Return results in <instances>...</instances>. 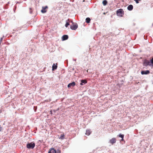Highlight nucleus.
<instances>
[{
  "instance_id": "obj_24",
  "label": "nucleus",
  "mask_w": 153,
  "mask_h": 153,
  "mask_svg": "<svg viewBox=\"0 0 153 153\" xmlns=\"http://www.w3.org/2000/svg\"><path fill=\"white\" fill-rule=\"evenodd\" d=\"M2 39H3L2 38H1V40H2Z\"/></svg>"
},
{
  "instance_id": "obj_12",
  "label": "nucleus",
  "mask_w": 153,
  "mask_h": 153,
  "mask_svg": "<svg viewBox=\"0 0 153 153\" xmlns=\"http://www.w3.org/2000/svg\"><path fill=\"white\" fill-rule=\"evenodd\" d=\"M127 9L129 10H131L133 9V6L132 5H130L128 7Z\"/></svg>"
},
{
  "instance_id": "obj_4",
  "label": "nucleus",
  "mask_w": 153,
  "mask_h": 153,
  "mask_svg": "<svg viewBox=\"0 0 153 153\" xmlns=\"http://www.w3.org/2000/svg\"><path fill=\"white\" fill-rule=\"evenodd\" d=\"M150 62L148 60L146 59L144 62V65L145 66H147L148 65L151 66Z\"/></svg>"
},
{
  "instance_id": "obj_8",
  "label": "nucleus",
  "mask_w": 153,
  "mask_h": 153,
  "mask_svg": "<svg viewBox=\"0 0 153 153\" xmlns=\"http://www.w3.org/2000/svg\"><path fill=\"white\" fill-rule=\"evenodd\" d=\"M150 73V71L149 70H146V71H142L141 72V74H147Z\"/></svg>"
},
{
  "instance_id": "obj_6",
  "label": "nucleus",
  "mask_w": 153,
  "mask_h": 153,
  "mask_svg": "<svg viewBox=\"0 0 153 153\" xmlns=\"http://www.w3.org/2000/svg\"><path fill=\"white\" fill-rule=\"evenodd\" d=\"M48 8V7L47 6H45V7H42V9L41 10V12L43 13H46L47 12L46 9Z\"/></svg>"
},
{
  "instance_id": "obj_21",
  "label": "nucleus",
  "mask_w": 153,
  "mask_h": 153,
  "mask_svg": "<svg viewBox=\"0 0 153 153\" xmlns=\"http://www.w3.org/2000/svg\"><path fill=\"white\" fill-rule=\"evenodd\" d=\"M61 151L60 150H59V149H58L57 150V152L59 153H61Z\"/></svg>"
},
{
  "instance_id": "obj_10",
  "label": "nucleus",
  "mask_w": 153,
  "mask_h": 153,
  "mask_svg": "<svg viewBox=\"0 0 153 153\" xmlns=\"http://www.w3.org/2000/svg\"><path fill=\"white\" fill-rule=\"evenodd\" d=\"M52 68V71H54L55 70H56L57 68V64H56V65H55V64L54 63H53V65Z\"/></svg>"
},
{
  "instance_id": "obj_13",
  "label": "nucleus",
  "mask_w": 153,
  "mask_h": 153,
  "mask_svg": "<svg viewBox=\"0 0 153 153\" xmlns=\"http://www.w3.org/2000/svg\"><path fill=\"white\" fill-rule=\"evenodd\" d=\"M81 82L80 83V85H83V83L84 84L86 83H87V81L86 80L82 79L81 80Z\"/></svg>"
},
{
  "instance_id": "obj_11",
  "label": "nucleus",
  "mask_w": 153,
  "mask_h": 153,
  "mask_svg": "<svg viewBox=\"0 0 153 153\" xmlns=\"http://www.w3.org/2000/svg\"><path fill=\"white\" fill-rule=\"evenodd\" d=\"M68 36L67 35H64L62 36V40H67L68 39Z\"/></svg>"
},
{
  "instance_id": "obj_19",
  "label": "nucleus",
  "mask_w": 153,
  "mask_h": 153,
  "mask_svg": "<svg viewBox=\"0 0 153 153\" xmlns=\"http://www.w3.org/2000/svg\"><path fill=\"white\" fill-rule=\"evenodd\" d=\"M124 136V135L123 134H120L119 135V137L122 138L123 139V138Z\"/></svg>"
},
{
  "instance_id": "obj_15",
  "label": "nucleus",
  "mask_w": 153,
  "mask_h": 153,
  "mask_svg": "<svg viewBox=\"0 0 153 153\" xmlns=\"http://www.w3.org/2000/svg\"><path fill=\"white\" fill-rule=\"evenodd\" d=\"M85 20H86V22L87 23H90V21H91V19L89 18L88 17V18H87Z\"/></svg>"
},
{
  "instance_id": "obj_3",
  "label": "nucleus",
  "mask_w": 153,
  "mask_h": 153,
  "mask_svg": "<svg viewBox=\"0 0 153 153\" xmlns=\"http://www.w3.org/2000/svg\"><path fill=\"white\" fill-rule=\"evenodd\" d=\"M78 27L76 23L73 22L72 25H71L70 28L72 30H76Z\"/></svg>"
},
{
  "instance_id": "obj_9",
  "label": "nucleus",
  "mask_w": 153,
  "mask_h": 153,
  "mask_svg": "<svg viewBox=\"0 0 153 153\" xmlns=\"http://www.w3.org/2000/svg\"><path fill=\"white\" fill-rule=\"evenodd\" d=\"M48 153H56V151L54 149L51 148L50 149Z\"/></svg>"
},
{
  "instance_id": "obj_18",
  "label": "nucleus",
  "mask_w": 153,
  "mask_h": 153,
  "mask_svg": "<svg viewBox=\"0 0 153 153\" xmlns=\"http://www.w3.org/2000/svg\"><path fill=\"white\" fill-rule=\"evenodd\" d=\"M151 66H153V57L150 60Z\"/></svg>"
},
{
  "instance_id": "obj_22",
  "label": "nucleus",
  "mask_w": 153,
  "mask_h": 153,
  "mask_svg": "<svg viewBox=\"0 0 153 153\" xmlns=\"http://www.w3.org/2000/svg\"><path fill=\"white\" fill-rule=\"evenodd\" d=\"M2 130V127L0 126V131H1Z\"/></svg>"
},
{
  "instance_id": "obj_14",
  "label": "nucleus",
  "mask_w": 153,
  "mask_h": 153,
  "mask_svg": "<svg viewBox=\"0 0 153 153\" xmlns=\"http://www.w3.org/2000/svg\"><path fill=\"white\" fill-rule=\"evenodd\" d=\"M91 133V131L90 130H87L86 131L85 134L87 135H89Z\"/></svg>"
},
{
  "instance_id": "obj_17",
  "label": "nucleus",
  "mask_w": 153,
  "mask_h": 153,
  "mask_svg": "<svg viewBox=\"0 0 153 153\" xmlns=\"http://www.w3.org/2000/svg\"><path fill=\"white\" fill-rule=\"evenodd\" d=\"M107 3V1L106 0H104L102 1V4L104 5H105Z\"/></svg>"
},
{
  "instance_id": "obj_20",
  "label": "nucleus",
  "mask_w": 153,
  "mask_h": 153,
  "mask_svg": "<svg viewBox=\"0 0 153 153\" xmlns=\"http://www.w3.org/2000/svg\"><path fill=\"white\" fill-rule=\"evenodd\" d=\"M70 25V24L69 22H67L65 25V26L66 27H67L69 25Z\"/></svg>"
},
{
  "instance_id": "obj_23",
  "label": "nucleus",
  "mask_w": 153,
  "mask_h": 153,
  "mask_svg": "<svg viewBox=\"0 0 153 153\" xmlns=\"http://www.w3.org/2000/svg\"><path fill=\"white\" fill-rule=\"evenodd\" d=\"M123 139L122 138V140H121L122 141H123Z\"/></svg>"
},
{
  "instance_id": "obj_1",
  "label": "nucleus",
  "mask_w": 153,
  "mask_h": 153,
  "mask_svg": "<svg viewBox=\"0 0 153 153\" xmlns=\"http://www.w3.org/2000/svg\"><path fill=\"white\" fill-rule=\"evenodd\" d=\"M117 14L118 16L122 17L124 15V11L123 9H120L117 11Z\"/></svg>"
},
{
  "instance_id": "obj_16",
  "label": "nucleus",
  "mask_w": 153,
  "mask_h": 153,
  "mask_svg": "<svg viewBox=\"0 0 153 153\" xmlns=\"http://www.w3.org/2000/svg\"><path fill=\"white\" fill-rule=\"evenodd\" d=\"M60 139H63L64 138V134H61L60 137L59 138Z\"/></svg>"
},
{
  "instance_id": "obj_2",
  "label": "nucleus",
  "mask_w": 153,
  "mask_h": 153,
  "mask_svg": "<svg viewBox=\"0 0 153 153\" xmlns=\"http://www.w3.org/2000/svg\"><path fill=\"white\" fill-rule=\"evenodd\" d=\"M35 146V143L32 142L28 143L27 145V147L28 149H33Z\"/></svg>"
},
{
  "instance_id": "obj_5",
  "label": "nucleus",
  "mask_w": 153,
  "mask_h": 153,
  "mask_svg": "<svg viewBox=\"0 0 153 153\" xmlns=\"http://www.w3.org/2000/svg\"><path fill=\"white\" fill-rule=\"evenodd\" d=\"M116 139L114 137L109 140V142L111 144H113L115 143L116 142Z\"/></svg>"
},
{
  "instance_id": "obj_25",
  "label": "nucleus",
  "mask_w": 153,
  "mask_h": 153,
  "mask_svg": "<svg viewBox=\"0 0 153 153\" xmlns=\"http://www.w3.org/2000/svg\"><path fill=\"white\" fill-rule=\"evenodd\" d=\"M1 111H0V113H1Z\"/></svg>"
},
{
  "instance_id": "obj_7",
  "label": "nucleus",
  "mask_w": 153,
  "mask_h": 153,
  "mask_svg": "<svg viewBox=\"0 0 153 153\" xmlns=\"http://www.w3.org/2000/svg\"><path fill=\"white\" fill-rule=\"evenodd\" d=\"M75 85V82H74L71 83H70L68 85V88H70L71 87H74Z\"/></svg>"
}]
</instances>
